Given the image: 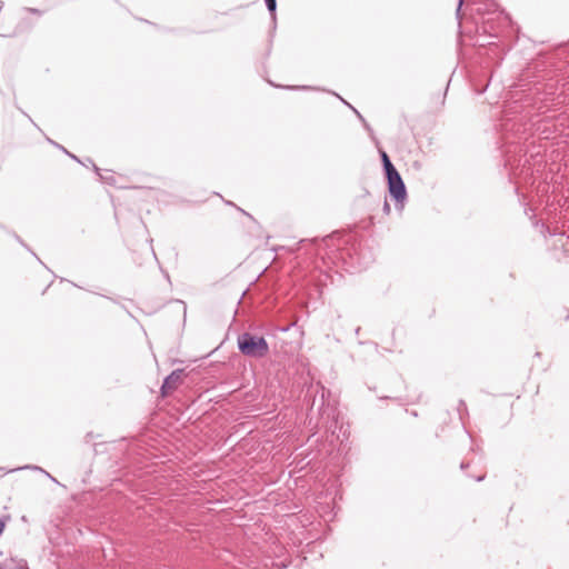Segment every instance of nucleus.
I'll list each match as a JSON object with an SVG mask.
<instances>
[{"instance_id": "f257e3e1", "label": "nucleus", "mask_w": 569, "mask_h": 569, "mask_svg": "<svg viewBox=\"0 0 569 569\" xmlns=\"http://www.w3.org/2000/svg\"><path fill=\"white\" fill-rule=\"evenodd\" d=\"M238 348L242 355L250 358H263L269 352L268 342L263 337L243 332L238 337Z\"/></svg>"}, {"instance_id": "f03ea898", "label": "nucleus", "mask_w": 569, "mask_h": 569, "mask_svg": "<svg viewBox=\"0 0 569 569\" xmlns=\"http://www.w3.org/2000/svg\"><path fill=\"white\" fill-rule=\"evenodd\" d=\"M388 187L390 194L397 200L402 201L406 199L407 192L401 176L398 171L387 176Z\"/></svg>"}, {"instance_id": "7ed1b4c3", "label": "nucleus", "mask_w": 569, "mask_h": 569, "mask_svg": "<svg viewBox=\"0 0 569 569\" xmlns=\"http://www.w3.org/2000/svg\"><path fill=\"white\" fill-rule=\"evenodd\" d=\"M182 373V369H176L164 379L161 386L162 396L166 397L178 388V386L181 383Z\"/></svg>"}, {"instance_id": "20e7f679", "label": "nucleus", "mask_w": 569, "mask_h": 569, "mask_svg": "<svg viewBox=\"0 0 569 569\" xmlns=\"http://www.w3.org/2000/svg\"><path fill=\"white\" fill-rule=\"evenodd\" d=\"M381 158H382V163H383V168H385V171H386V176L397 171V169L391 163L388 154L385 151L381 152Z\"/></svg>"}, {"instance_id": "39448f33", "label": "nucleus", "mask_w": 569, "mask_h": 569, "mask_svg": "<svg viewBox=\"0 0 569 569\" xmlns=\"http://www.w3.org/2000/svg\"><path fill=\"white\" fill-rule=\"evenodd\" d=\"M266 3H267L268 10L270 11V13L272 16V19H274V11L277 8V2H266Z\"/></svg>"}, {"instance_id": "423d86ee", "label": "nucleus", "mask_w": 569, "mask_h": 569, "mask_svg": "<svg viewBox=\"0 0 569 569\" xmlns=\"http://www.w3.org/2000/svg\"><path fill=\"white\" fill-rule=\"evenodd\" d=\"M4 528H6V523H4V521H2V520L0 519V536H1V535H2V532L4 531Z\"/></svg>"}, {"instance_id": "0eeeda50", "label": "nucleus", "mask_w": 569, "mask_h": 569, "mask_svg": "<svg viewBox=\"0 0 569 569\" xmlns=\"http://www.w3.org/2000/svg\"><path fill=\"white\" fill-rule=\"evenodd\" d=\"M383 210H385V212H387V213H389V212H390V206H389L388 201H385Z\"/></svg>"}, {"instance_id": "6e6552de", "label": "nucleus", "mask_w": 569, "mask_h": 569, "mask_svg": "<svg viewBox=\"0 0 569 569\" xmlns=\"http://www.w3.org/2000/svg\"><path fill=\"white\" fill-rule=\"evenodd\" d=\"M463 3H465V2H462V1H459V2H458L457 13H459V12H460L461 7H462V4H463Z\"/></svg>"}, {"instance_id": "1a4fd4ad", "label": "nucleus", "mask_w": 569, "mask_h": 569, "mask_svg": "<svg viewBox=\"0 0 569 569\" xmlns=\"http://www.w3.org/2000/svg\"><path fill=\"white\" fill-rule=\"evenodd\" d=\"M460 467L461 469H465L467 466L462 462Z\"/></svg>"}, {"instance_id": "9d476101", "label": "nucleus", "mask_w": 569, "mask_h": 569, "mask_svg": "<svg viewBox=\"0 0 569 569\" xmlns=\"http://www.w3.org/2000/svg\"><path fill=\"white\" fill-rule=\"evenodd\" d=\"M482 479H483L482 476L477 478L478 481H481Z\"/></svg>"}]
</instances>
